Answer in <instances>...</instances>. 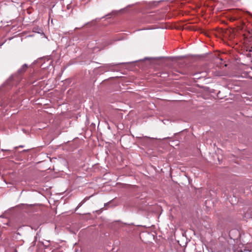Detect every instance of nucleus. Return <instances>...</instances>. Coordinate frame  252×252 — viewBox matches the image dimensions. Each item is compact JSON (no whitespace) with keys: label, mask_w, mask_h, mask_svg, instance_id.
I'll return each mask as SVG.
<instances>
[{"label":"nucleus","mask_w":252,"mask_h":252,"mask_svg":"<svg viewBox=\"0 0 252 252\" xmlns=\"http://www.w3.org/2000/svg\"><path fill=\"white\" fill-rule=\"evenodd\" d=\"M88 198H85L80 204L79 206H81L83 203H84L86 200H87Z\"/></svg>","instance_id":"nucleus-2"},{"label":"nucleus","mask_w":252,"mask_h":252,"mask_svg":"<svg viewBox=\"0 0 252 252\" xmlns=\"http://www.w3.org/2000/svg\"><path fill=\"white\" fill-rule=\"evenodd\" d=\"M28 68L27 64H24L19 69L18 72L21 74L25 72Z\"/></svg>","instance_id":"nucleus-1"},{"label":"nucleus","mask_w":252,"mask_h":252,"mask_svg":"<svg viewBox=\"0 0 252 252\" xmlns=\"http://www.w3.org/2000/svg\"><path fill=\"white\" fill-rule=\"evenodd\" d=\"M248 14L250 15V16L252 18V13L250 12H248Z\"/></svg>","instance_id":"nucleus-3"}]
</instances>
